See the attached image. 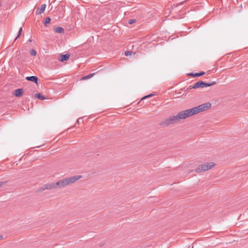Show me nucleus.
I'll return each instance as SVG.
<instances>
[{"mask_svg":"<svg viewBox=\"0 0 248 248\" xmlns=\"http://www.w3.org/2000/svg\"><path fill=\"white\" fill-rule=\"evenodd\" d=\"M211 107V104L210 103L203 104L192 108L182 111L179 112L176 116L179 121H180V120L185 119L187 117L196 114L200 112L205 111L210 108Z\"/></svg>","mask_w":248,"mask_h":248,"instance_id":"obj_1","label":"nucleus"},{"mask_svg":"<svg viewBox=\"0 0 248 248\" xmlns=\"http://www.w3.org/2000/svg\"><path fill=\"white\" fill-rule=\"evenodd\" d=\"M81 177V175H76L60 180L56 182L57 188L63 187L73 184L80 179Z\"/></svg>","mask_w":248,"mask_h":248,"instance_id":"obj_2","label":"nucleus"},{"mask_svg":"<svg viewBox=\"0 0 248 248\" xmlns=\"http://www.w3.org/2000/svg\"><path fill=\"white\" fill-rule=\"evenodd\" d=\"M215 164L213 162L205 163L204 164L200 165L196 169L195 171L197 173H200L205 171L214 167Z\"/></svg>","mask_w":248,"mask_h":248,"instance_id":"obj_3","label":"nucleus"},{"mask_svg":"<svg viewBox=\"0 0 248 248\" xmlns=\"http://www.w3.org/2000/svg\"><path fill=\"white\" fill-rule=\"evenodd\" d=\"M216 83V81H212L209 83H205L202 81H199L194 84L193 86H190L188 89H198L200 88H204L212 86Z\"/></svg>","mask_w":248,"mask_h":248,"instance_id":"obj_4","label":"nucleus"},{"mask_svg":"<svg viewBox=\"0 0 248 248\" xmlns=\"http://www.w3.org/2000/svg\"><path fill=\"white\" fill-rule=\"evenodd\" d=\"M177 116H171L168 118L166 119L161 122V125L163 126H168L170 124H176L179 122Z\"/></svg>","mask_w":248,"mask_h":248,"instance_id":"obj_5","label":"nucleus"},{"mask_svg":"<svg viewBox=\"0 0 248 248\" xmlns=\"http://www.w3.org/2000/svg\"><path fill=\"white\" fill-rule=\"evenodd\" d=\"M45 189H46L48 190L57 189L56 182L45 184Z\"/></svg>","mask_w":248,"mask_h":248,"instance_id":"obj_6","label":"nucleus"},{"mask_svg":"<svg viewBox=\"0 0 248 248\" xmlns=\"http://www.w3.org/2000/svg\"><path fill=\"white\" fill-rule=\"evenodd\" d=\"M23 93V89H18L15 90L13 95L16 97H20Z\"/></svg>","mask_w":248,"mask_h":248,"instance_id":"obj_7","label":"nucleus"},{"mask_svg":"<svg viewBox=\"0 0 248 248\" xmlns=\"http://www.w3.org/2000/svg\"><path fill=\"white\" fill-rule=\"evenodd\" d=\"M70 56V55L68 54H64V55L61 54L60 56V57L59 58V60L61 62H64L65 61L67 60L69 58Z\"/></svg>","mask_w":248,"mask_h":248,"instance_id":"obj_8","label":"nucleus"},{"mask_svg":"<svg viewBox=\"0 0 248 248\" xmlns=\"http://www.w3.org/2000/svg\"><path fill=\"white\" fill-rule=\"evenodd\" d=\"M46 7V4H42L41 5V7L37 9V11H36V13L37 14H41L42 13H43L45 10Z\"/></svg>","mask_w":248,"mask_h":248,"instance_id":"obj_9","label":"nucleus"},{"mask_svg":"<svg viewBox=\"0 0 248 248\" xmlns=\"http://www.w3.org/2000/svg\"><path fill=\"white\" fill-rule=\"evenodd\" d=\"M26 79L28 81H31L37 84L38 78L36 76H32L31 77H27L26 78Z\"/></svg>","mask_w":248,"mask_h":248,"instance_id":"obj_10","label":"nucleus"},{"mask_svg":"<svg viewBox=\"0 0 248 248\" xmlns=\"http://www.w3.org/2000/svg\"><path fill=\"white\" fill-rule=\"evenodd\" d=\"M204 74H205V72H200V73H195V74L190 73L188 75L189 76H191L194 77H199V76H202V75H203Z\"/></svg>","mask_w":248,"mask_h":248,"instance_id":"obj_11","label":"nucleus"},{"mask_svg":"<svg viewBox=\"0 0 248 248\" xmlns=\"http://www.w3.org/2000/svg\"><path fill=\"white\" fill-rule=\"evenodd\" d=\"M54 31L55 32L61 33L64 32V29L62 27H57L54 29Z\"/></svg>","mask_w":248,"mask_h":248,"instance_id":"obj_12","label":"nucleus"},{"mask_svg":"<svg viewBox=\"0 0 248 248\" xmlns=\"http://www.w3.org/2000/svg\"><path fill=\"white\" fill-rule=\"evenodd\" d=\"M95 75V73H92V74H90L87 76H84L83 77L81 78V80H87V79H88L89 78H92L94 75Z\"/></svg>","mask_w":248,"mask_h":248,"instance_id":"obj_13","label":"nucleus"},{"mask_svg":"<svg viewBox=\"0 0 248 248\" xmlns=\"http://www.w3.org/2000/svg\"><path fill=\"white\" fill-rule=\"evenodd\" d=\"M34 96H35V97H36L38 99H39L40 100H44V99H46V98L44 96H43L42 94H41L40 93H36V94H35Z\"/></svg>","mask_w":248,"mask_h":248,"instance_id":"obj_14","label":"nucleus"},{"mask_svg":"<svg viewBox=\"0 0 248 248\" xmlns=\"http://www.w3.org/2000/svg\"><path fill=\"white\" fill-rule=\"evenodd\" d=\"M22 31V28L21 27L19 30L18 34L17 36H16V38L15 41H16L20 36V35L21 34Z\"/></svg>","mask_w":248,"mask_h":248,"instance_id":"obj_15","label":"nucleus"},{"mask_svg":"<svg viewBox=\"0 0 248 248\" xmlns=\"http://www.w3.org/2000/svg\"><path fill=\"white\" fill-rule=\"evenodd\" d=\"M30 54L32 56H35L36 55V52L35 50L32 49L30 50Z\"/></svg>","mask_w":248,"mask_h":248,"instance_id":"obj_16","label":"nucleus"},{"mask_svg":"<svg viewBox=\"0 0 248 248\" xmlns=\"http://www.w3.org/2000/svg\"><path fill=\"white\" fill-rule=\"evenodd\" d=\"M132 51H126L125 52L124 54L126 56H129L131 55L132 54Z\"/></svg>","mask_w":248,"mask_h":248,"instance_id":"obj_17","label":"nucleus"},{"mask_svg":"<svg viewBox=\"0 0 248 248\" xmlns=\"http://www.w3.org/2000/svg\"><path fill=\"white\" fill-rule=\"evenodd\" d=\"M50 20H51V19H50V18L49 17H47V18L46 19L45 22H44V24H45V25H46V24H47V23H49V22H50Z\"/></svg>","mask_w":248,"mask_h":248,"instance_id":"obj_18","label":"nucleus"},{"mask_svg":"<svg viewBox=\"0 0 248 248\" xmlns=\"http://www.w3.org/2000/svg\"><path fill=\"white\" fill-rule=\"evenodd\" d=\"M153 95V94H149V95H146V96H145L143 97L141 99V100H143V99H146V98H149V97H151V96H152Z\"/></svg>","mask_w":248,"mask_h":248,"instance_id":"obj_19","label":"nucleus"},{"mask_svg":"<svg viewBox=\"0 0 248 248\" xmlns=\"http://www.w3.org/2000/svg\"><path fill=\"white\" fill-rule=\"evenodd\" d=\"M135 22H136V20H135V19H131V20H129L128 23L129 24H132L135 23Z\"/></svg>","mask_w":248,"mask_h":248,"instance_id":"obj_20","label":"nucleus"},{"mask_svg":"<svg viewBox=\"0 0 248 248\" xmlns=\"http://www.w3.org/2000/svg\"><path fill=\"white\" fill-rule=\"evenodd\" d=\"M46 189H45V185L41 187L40 188V189H39V191L40 192H41V191H43L45 190H46Z\"/></svg>","mask_w":248,"mask_h":248,"instance_id":"obj_21","label":"nucleus"},{"mask_svg":"<svg viewBox=\"0 0 248 248\" xmlns=\"http://www.w3.org/2000/svg\"><path fill=\"white\" fill-rule=\"evenodd\" d=\"M5 183L6 182H0V187L3 186Z\"/></svg>","mask_w":248,"mask_h":248,"instance_id":"obj_22","label":"nucleus"},{"mask_svg":"<svg viewBox=\"0 0 248 248\" xmlns=\"http://www.w3.org/2000/svg\"><path fill=\"white\" fill-rule=\"evenodd\" d=\"M2 238H3V236H2V235H0V240H2Z\"/></svg>","mask_w":248,"mask_h":248,"instance_id":"obj_23","label":"nucleus"}]
</instances>
